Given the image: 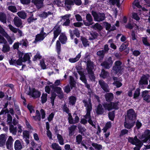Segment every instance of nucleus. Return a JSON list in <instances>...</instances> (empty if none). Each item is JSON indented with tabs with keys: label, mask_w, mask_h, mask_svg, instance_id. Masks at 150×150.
Masks as SVG:
<instances>
[{
	"label": "nucleus",
	"mask_w": 150,
	"mask_h": 150,
	"mask_svg": "<svg viewBox=\"0 0 150 150\" xmlns=\"http://www.w3.org/2000/svg\"><path fill=\"white\" fill-rule=\"evenodd\" d=\"M140 139L142 142L136 136H135L134 138L129 137L128 140L129 142L132 144L140 147L143 145L142 142L147 143L150 142V131L149 130H146L144 133L140 136Z\"/></svg>",
	"instance_id": "1"
},
{
	"label": "nucleus",
	"mask_w": 150,
	"mask_h": 150,
	"mask_svg": "<svg viewBox=\"0 0 150 150\" xmlns=\"http://www.w3.org/2000/svg\"><path fill=\"white\" fill-rule=\"evenodd\" d=\"M83 102L84 104V106L86 107V113L84 116V118L81 119V122L83 124H86L87 122V120H88V123L90 125L92 126L95 127V122L92 121L90 116V112L92 109V105L91 100L89 99L88 101L84 100H83Z\"/></svg>",
	"instance_id": "2"
},
{
	"label": "nucleus",
	"mask_w": 150,
	"mask_h": 150,
	"mask_svg": "<svg viewBox=\"0 0 150 150\" xmlns=\"http://www.w3.org/2000/svg\"><path fill=\"white\" fill-rule=\"evenodd\" d=\"M122 62L119 61H115L111 71V74L114 75L116 74H121L123 72V68L121 66Z\"/></svg>",
	"instance_id": "3"
},
{
	"label": "nucleus",
	"mask_w": 150,
	"mask_h": 150,
	"mask_svg": "<svg viewBox=\"0 0 150 150\" xmlns=\"http://www.w3.org/2000/svg\"><path fill=\"white\" fill-rule=\"evenodd\" d=\"M92 14L94 17V20L96 21H102L104 20L105 18V14L103 13H97L95 11H92Z\"/></svg>",
	"instance_id": "4"
},
{
	"label": "nucleus",
	"mask_w": 150,
	"mask_h": 150,
	"mask_svg": "<svg viewBox=\"0 0 150 150\" xmlns=\"http://www.w3.org/2000/svg\"><path fill=\"white\" fill-rule=\"evenodd\" d=\"M44 32V29L42 28H41L40 33L36 35L35 40L33 42L34 43H36L38 42L41 41L43 40L47 35V34Z\"/></svg>",
	"instance_id": "5"
},
{
	"label": "nucleus",
	"mask_w": 150,
	"mask_h": 150,
	"mask_svg": "<svg viewBox=\"0 0 150 150\" xmlns=\"http://www.w3.org/2000/svg\"><path fill=\"white\" fill-rule=\"evenodd\" d=\"M119 103V102H117L111 103L108 104L105 103L103 105V106L105 109L108 110H110L112 109H117L118 108Z\"/></svg>",
	"instance_id": "6"
},
{
	"label": "nucleus",
	"mask_w": 150,
	"mask_h": 150,
	"mask_svg": "<svg viewBox=\"0 0 150 150\" xmlns=\"http://www.w3.org/2000/svg\"><path fill=\"white\" fill-rule=\"evenodd\" d=\"M113 63V61L112 58L109 57L105 59V60L102 63L101 65L104 68L106 69H109L112 66Z\"/></svg>",
	"instance_id": "7"
},
{
	"label": "nucleus",
	"mask_w": 150,
	"mask_h": 150,
	"mask_svg": "<svg viewBox=\"0 0 150 150\" xmlns=\"http://www.w3.org/2000/svg\"><path fill=\"white\" fill-rule=\"evenodd\" d=\"M29 91L28 94L34 98H39L40 97L41 93L38 91L36 90L34 88H29Z\"/></svg>",
	"instance_id": "8"
},
{
	"label": "nucleus",
	"mask_w": 150,
	"mask_h": 150,
	"mask_svg": "<svg viewBox=\"0 0 150 150\" xmlns=\"http://www.w3.org/2000/svg\"><path fill=\"white\" fill-rule=\"evenodd\" d=\"M127 117L130 121H133L136 117V115L133 110L132 109H129L127 111Z\"/></svg>",
	"instance_id": "9"
},
{
	"label": "nucleus",
	"mask_w": 150,
	"mask_h": 150,
	"mask_svg": "<svg viewBox=\"0 0 150 150\" xmlns=\"http://www.w3.org/2000/svg\"><path fill=\"white\" fill-rule=\"evenodd\" d=\"M149 75H143L141 77L139 84L140 86L142 85H146L148 84V80Z\"/></svg>",
	"instance_id": "10"
},
{
	"label": "nucleus",
	"mask_w": 150,
	"mask_h": 150,
	"mask_svg": "<svg viewBox=\"0 0 150 150\" xmlns=\"http://www.w3.org/2000/svg\"><path fill=\"white\" fill-rule=\"evenodd\" d=\"M50 87L57 94L60 95L61 97L63 96V93L61 88L59 87L55 86L54 84L50 86Z\"/></svg>",
	"instance_id": "11"
},
{
	"label": "nucleus",
	"mask_w": 150,
	"mask_h": 150,
	"mask_svg": "<svg viewBox=\"0 0 150 150\" xmlns=\"http://www.w3.org/2000/svg\"><path fill=\"white\" fill-rule=\"evenodd\" d=\"M98 83L104 91L106 92H108L109 91V89L108 88V86L103 80H100L99 81Z\"/></svg>",
	"instance_id": "12"
},
{
	"label": "nucleus",
	"mask_w": 150,
	"mask_h": 150,
	"mask_svg": "<svg viewBox=\"0 0 150 150\" xmlns=\"http://www.w3.org/2000/svg\"><path fill=\"white\" fill-rule=\"evenodd\" d=\"M8 27L10 30L13 33H16L18 32L20 36H23L22 31L19 29L14 27L11 24H9L8 25Z\"/></svg>",
	"instance_id": "13"
},
{
	"label": "nucleus",
	"mask_w": 150,
	"mask_h": 150,
	"mask_svg": "<svg viewBox=\"0 0 150 150\" xmlns=\"http://www.w3.org/2000/svg\"><path fill=\"white\" fill-rule=\"evenodd\" d=\"M9 62L10 65H22V61L20 59H19L16 60L13 58H11L9 60Z\"/></svg>",
	"instance_id": "14"
},
{
	"label": "nucleus",
	"mask_w": 150,
	"mask_h": 150,
	"mask_svg": "<svg viewBox=\"0 0 150 150\" xmlns=\"http://www.w3.org/2000/svg\"><path fill=\"white\" fill-rule=\"evenodd\" d=\"M44 0H32V2L39 9L43 6V1Z\"/></svg>",
	"instance_id": "15"
},
{
	"label": "nucleus",
	"mask_w": 150,
	"mask_h": 150,
	"mask_svg": "<svg viewBox=\"0 0 150 150\" xmlns=\"http://www.w3.org/2000/svg\"><path fill=\"white\" fill-rule=\"evenodd\" d=\"M14 25L17 27H22V20L18 17H15L13 19Z\"/></svg>",
	"instance_id": "16"
},
{
	"label": "nucleus",
	"mask_w": 150,
	"mask_h": 150,
	"mask_svg": "<svg viewBox=\"0 0 150 150\" xmlns=\"http://www.w3.org/2000/svg\"><path fill=\"white\" fill-rule=\"evenodd\" d=\"M13 139L11 136L8 137L6 142V145L7 148L8 149H11L12 146Z\"/></svg>",
	"instance_id": "17"
},
{
	"label": "nucleus",
	"mask_w": 150,
	"mask_h": 150,
	"mask_svg": "<svg viewBox=\"0 0 150 150\" xmlns=\"http://www.w3.org/2000/svg\"><path fill=\"white\" fill-rule=\"evenodd\" d=\"M54 35L57 37L61 32V29L60 26L56 25L54 28Z\"/></svg>",
	"instance_id": "18"
},
{
	"label": "nucleus",
	"mask_w": 150,
	"mask_h": 150,
	"mask_svg": "<svg viewBox=\"0 0 150 150\" xmlns=\"http://www.w3.org/2000/svg\"><path fill=\"white\" fill-rule=\"evenodd\" d=\"M130 120H125V121L124 123V126L125 128L130 129L133 127L134 124V122L133 121H129Z\"/></svg>",
	"instance_id": "19"
},
{
	"label": "nucleus",
	"mask_w": 150,
	"mask_h": 150,
	"mask_svg": "<svg viewBox=\"0 0 150 150\" xmlns=\"http://www.w3.org/2000/svg\"><path fill=\"white\" fill-rule=\"evenodd\" d=\"M69 33L70 37L72 39L73 38V36L74 35H75L78 37H79L80 36L79 31L77 29H75L73 30H69Z\"/></svg>",
	"instance_id": "20"
},
{
	"label": "nucleus",
	"mask_w": 150,
	"mask_h": 150,
	"mask_svg": "<svg viewBox=\"0 0 150 150\" xmlns=\"http://www.w3.org/2000/svg\"><path fill=\"white\" fill-rule=\"evenodd\" d=\"M14 148L15 150H21L23 146L20 141L18 140H16L14 143Z\"/></svg>",
	"instance_id": "21"
},
{
	"label": "nucleus",
	"mask_w": 150,
	"mask_h": 150,
	"mask_svg": "<svg viewBox=\"0 0 150 150\" xmlns=\"http://www.w3.org/2000/svg\"><path fill=\"white\" fill-rule=\"evenodd\" d=\"M59 40L62 44H65L67 40V38L64 33H62L60 35Z\"/></svg>",
	"instance_id": "22"
},
{
	"label": "nucleus",
	"mask_w": 150,
	"mask_h": 150,
	"mask_svg": "<svg viewBox=\"0 0 150 150\" xmlns=\"http://www.w3.org/2000/svg\"><path fill=\"white\" fill-rule=\"evenodd\" d=\"M93 63L90 61H88L87 62L86 69L87 72L93 71Z\"/></svg>",
	"instance_id": "23"
},
{
	"label": "nucleus",
	"mask_w": 150,
	"mask_h": 150,
	"mask_svg": "<svg viewBox=\"0 0 150 150\" xmlns=\"http://www.w3.org/2000/svg\"><path fill=\"white\" fill-rule=\"evenodd\" d=\"M74 4V2L72 0H65V6L67 8L68 10L70 9L71 6Z\"/></svg>",
	"instance_id": "24"
},
{
	"label": "nucleus",
	"mask_w": 150,
	"mask_h": 150,
	"mask_svg": "<svg viewBox=\"0 0 150 150\" xmlns=\"http://www.w3.org/2000/svg\"><path fill=\"white\" fill-rule=\"evenodd\" d=\"M149 91H143L142 94V96L144 98V99L147 102H149V95L148 94Z\"/></svg>",
	"instance_id": "25"
},
{
	"label": "nucleus",
	"mask_w": 150,
	"mask_h": 150,
	"mask_svg": "<svg viewBox=\"0 0 150 150\" xmlns=\"http://www.w3.org/2000/svg\"><path fill=\"white\" fill-rule=\"evenodd\" d=\"M6 138L5 135L4 134L0 135V146H1L5 145Z\"/></svg>",
	"instance_id": "26"
},
{
	"label": "nucleus",
	"mask_w": 150,
	"mask_h": 150,
	"mask_svg": "<svg viewBox=\"0 0 150 150\" xmlns=\"http://www.w3.org/2000/svg\"><path fill=\"white\" fill-rule=\"evenodd\" d=\"M81 52H80L74 58H70L69 59V61L71 63H74L78 61L81 56Z\"/></svg>",
	"instance_id": "27"
},
{
	"label": "nucleus",
	"mask_w": 150,
	"mask_h": 150,
	"mask_svg": "<svg viewBox=\"0 0 150 150\" xmlns=\"http://www.w3.org/2000/svg\"><path fill=\"white\" fill-rule=\"evenodd\" d=\"M7 39L9 44L10 45H11L13 43L14 40L11 38V37L7 33H5V34L3 35Z\"/></svg>",
	"instance_id": "28"
},
{
	"label": "nucleus",
	"mask_w": 150,
	"mask_h": 150,
	"mask_svg": "<svg viewBox=\"0 0 150 150\" xmlns=\"http://www.w3.org/2000/svg\"><path fill=\"white\" fill-rule=\"evenodd\" d=\"M9 131L10 132L12 133L13 135H15L17 132V127L11 124L9 126Z\"/></svg>",
	"instance_id": "29"
},
{
	"label": "nucleus",
	"mask_w": 150,
	"mask_h": 150,
	"mask_svg": "<svg viewBox=\"0 0 150 150\" xmlns=\"http://www.w3.org/2000/svg\"><path fill=\"white\" fill-rule=\"evenodd\" d=\"M76 126L72 125L68 128L69 130V136H71L73 135L74 131L76 129Z\"/></svg>",
	"instance_id": "30"
},
{
	"label": "nucleus",
	"mask_w": 150,
	"mask_h": 150,
	"mask_svg": "<svg viewBox=\"0 0 150 150\" xmlns=\"http://www.w3.org/2000/svg\"><path fill=\"white\" fill-rule=\"evenodd\" d=\"M96 111L98 114H102L104 112V110L102 105L100 104L98 105Z\"/></svg>",
	"instance_id": "31"
},
{
	"label": "nucleus",
	"mask_w": 150,
	"mask_h": 150,
	"mask_svg": "<svg viewBox=\"0 0 150 150\" xmlns=\"http://www.w3.org/2000/svg\"><path fill=\"white\" fill-rule=\"evenodd\" d=\"M105 26L106 29L109 31L115 30L116 29V27L114 25H112L111 26L110 24L107 23H105Z\"/></svg>",
	"instance_id": "32"
},
{
	"label": "nucleus",
	"mask_w": 150,
	"mask_h": 150,
	"mask_svg": "<svg viewBox=\"0 0 150 150\" xmlns=\"http://www.w3.org/2000/svg\"><path fill=\"white\" fill-rule=\"evenodd\" d=\"M53 16V14L50 11H48V12H43L39 15V16L40 17L44 18H46L47 16Z\"/></svg>",
	"instance_id": "33"
},
{
	"label": "nucleus",
	"mask_w": 150,
	"mask_h": 150,
	"mask_svg": "<svg viewBox=\"0 0 150 150\" xmlns=\"http://www.w3.org/2000/svg\"><path fill=\"white\" fill-rule=\"evenodd\" d=\"M113 79L114 81L113 83V84L116 86L117 87L119 88L122 86V83L119 81L117 80V77H113Z\"/></svg>",
	"instance_id": "34"
},
{
	"label": "nucleus",
	"mask_w": 150,
	"mask_h": 150,
	"mask_svg": "<svg viewBox=\"0 0 150 150\" xmlns=\"http://www.w3.org/2000/svg\"><path fill=\"white\" fill-rule=\"evenodd\" d=\"M109 74L107 71L103 69L100 73V76L101 77L105 79L109 76Z\"/></svg>",
	"instance_id": "35"
},
{
	"label": "nucleus",
	"mask_w": 150,
	"mask_h": 150,
	"mask_svg": "<svg viewBox=\"0 0 150 150\" xmlns=\"http://www.w3.org/2000/svg\"><path fill=\"white\" fill-rule=\"evenodd\" d=\"M78 72L80 76V79L84 83H86L87 82V80L85 76L83 73L79 71H78Z\"/></svg>",
	"instance_id": "36"
},
{
	"label": "nucleus",
	"mask_w": 150,
	"mask_h": 150,
	"mask_svg": "<svg viewBox=\"0 0 150 150\" xmlns=\"http://www.w3.org/2000/svg\"><path fill=\"white\" fill-rule=\"evenodd\" d=\"M20 45H22V47H27L29 45V43L26 39H23L20 41Z\"/></svg>",
	"instance_id": "37"
},
{
	"label": "nucleus",
	"mask_w": 150,
	"mask_h": 150,
	"mask_svg": "<svg viewBox=\"0 0 150 150\" xmlns=\"http://www.w3.org/2000/svg\"><path fill=\"white\" fill-rule=\"evenodd\" d=\"M69 103L70 105H74L76 101V98L73 96L70 97L69 98Z\"/></svg>",
	"instance_id": "38"
},
{
	"label": "nucleus",
	"mask_w": 150,
	"mask_h": 150,
	"mask_svg": "<svg viewBox=\"0 0 150 150\" xmlns=\"http://www.w3.org/2000/svg\"><path fill=\"white\" fill-rule=\"evenodd\" d=\"M81 39L83 45L85 47H86L89 45L88 42L85 38L81 37Z\"/></svg>",
	"instance_id": "39"
},
{
	"label": "nucleus",
	"mask_w": 150,
	"mask_h": 150,
	"mask_svg": "<svg viewBox=\"0 0 150 150\" xmlns=\"http://www.w3.org/2000/svg\"><path fill=\"white\" fill-rule=\"evenodd\" d=\"M4 44V45L3 46L2 51L4 53H6L10 51V47L9 45L7 44V43Z\"/></svg>",
	"instance_id": "40"
},
{
	"label": "nucleus",
	"mask_w": 150,
	"mask_h": 150,
	"mask_svg": "<svg viewBox=\"0 0 150 150\" xmlns=\"http://www.w3.org/2000/svg\"><path fill=\"white\" fill-rule=\"evenodd\" d=\"M106 100L108 101L112 100L113 98V95L112 93H110L106 94L105 96Z\"/></svg>",
	"instance_id": "41"
},
{
	"label": "nucleus",
	"mask_w": 150,
	"mask_h": 150,
	"mask_svg": "<svg viewBox=\"0 0 150 150\" xmlns=\"http://www.w3.org/2000/svg\"><path fill=\"white\" fill-rule=\"evenodd\" d=\"M17 14L22 19H25L26 18V14L23 11L19 12H18Z\"/></svg>",
	"instance_id": "42"
},
{
	"label": "nucleus",
	"mask_w": 150,
	"mask_h": 150,
	"mask_svg": "<svg viewBox=\"0 0 150 150\" xmlns=\"http://www.w3.org/2000/svg\"><path fill=\"white\" fill-rule=\"evenodd\" d=\"M6 16L3 13H1L0 15V21L4 23H6Z\"/></svg>",
	"instance_id": "43"
},
{
	"label": "nucleus",
	"mask_w": 150,
	"mask_h": 150,
	"mask_svg": "<svg viewBox=\"0 0 150 150\" xmlns=\"http://www.w3.org/2000/svg\"><path fill=\"white\" fill-rule=\"evenodd\" d=\"M111 122H107L105 126L103 129V132H106L107 129H108L109 128H110L111 127Z\"/></svg>",
	"instance_id": "44"
},
{
	"label": "nucleus",
	"mask_w": 150,
	"mask_h": 150,
	"mask_svg": "<svg viewBox=\"0 0 150 150\" xmlns=\"http://www.w3.org/2000/svg\"><path fill=\"white\" fill-rule=\"evenodd\" d=\"M52 148L55 150H62L61 147L56 143H53L51 145Z\"/></svg>",
	"instance_id": "45"
},
{
	"label": "nucleus",
	"mask_w": 150,
	"mask_h": 150,
	"mask_svg": "<svg viewBox=\"0 0 150 150\" xmlns=\"http://www.w3.org/2000/svg\"><path fill=\"white\" fill-rule=\"evenodd\" d=\"M23 139L29 138V132L27 130H24L23 132Z\"/></svg>",
	"instance_id": "46"
},
{
	"label": "nucleus",
	"mask_w": 150,
	"mask_h": 150,
	"mask_svg": "<svg viewBox=\"0 0 150 150\" xmlns=\"http://www.w3.org/2000/svg\"><path fill=\"white\" fill-rule=\"evenodd\" d=\"M140 89L139 88H137L135 91L133 95V98L136 99L139 96L140 94Z\"/></svg>",
	"instance_id": "47"
},
{
	"label": "nucleus",
	"mask_w": 150,
	"mask_h": 150,
	"mask_svg": "<svg viewBox=\"0 0 150 150\" xmlns=\"http://www.w3.org/2000/svg\"><path fill=\"white\" fill-rule=\"evenodd\" d=\"M128 45V42H125L122 44L120 47V51H122L126 49Z\"/></svg>",
	"instance_id": "48"
},
{
	"label": "nucleus",
	"mask_w": 150,
	"mask_h": 150,
	"mask_svg": "<svg viewBox=\"0 0 150 150\" xmlns=\"http://www.w3.org/2000/svg\"><path fill=\"white\" fill-rule=\"evenodd\" d=\"M107 1L110 4L113 5L116 4L118 6L119 3V0H108Z\"/></svg>",
	"instance_id": "49"
},
{
	"label": "nucleus",
	"mask_w": 150,
	"mask_h": 150,
	"mask_svg": "<svg viewBox=\"0 0 150 150\" xmlns=\"http://www.w3.org/2000/svg\"><path fill=\"white\" fill-rule=\"evenodd\" d=\"M92 27L94 29H98L100 30L102 29V26L98 23H96L94 25H92Z\"/></svg>",
	"instance_id": "50"
},
{
	"label": "nucleus",
	"mask_w": 150,
	"mask_h": 150,
	"mask_svg": "<svg viewBox=\"0 0 150 150\" xmlns=\"http://www.w3.org/2000/svg\"><path fill=\"white\" fill-rule=\"evenodd\" d=\"M47 94L46 93H43L41 97L42 103H44L47 100Z\"/></svg>",
	"instance_id": "51"
},
{
	"label": "nucleus",
	"mask_w": 150,
	"mask_h": 150,
	"mask_svg": "<svg viewBox=\"0 0 150 150\" xmlns=\"http://www.w3.org/2000/svg\"><path fill=\"white\" fill-rule=\"evenodd\" d=\"M56 50L58 54H60L61 51V44L59 41L57 40L56 44Z\"/></svg>",
	"instance_id": "52"
},
{
	"label": "nucleus",
	"mask_w": 150,
	"mask_h": 150,
	"mask_svg": "<svg viewBox=\"0 0 150 150\" xmlns=\"http://www.w3.org/2000/svg\"><path fill=\"white\" fill-rule=\"evenodd\" d=\"M30 59L29 55L28 53L25 54L24 56V57L22 59H21L23 62H25L29 60Z\"/></svg>",
	"instance_id": "53"
},
{
	"label": "nucleus",
	"mask_w": 150,
	"mask_h": 150,
	"mask_svg": "<svg viewBox=\"0 0 150 150\" xmlns=\"http://www.w3.org/2000/svg\"><path fill=\"white\" fill-rule=\"evenodd\" d=\"M76 139L77 144H79L82 141V136L80 134L77 135L76 137Z\"/></svg>",
	"instance_id": "54"
},
{
	"label": "nucleus",
	"mask_w": 150,
	"mask_h": 150,
	"mask_svg": "<svg viewBox=\"0 0 150 150\" xmlns=\"http://www.w3.org/2000/svg\"><path fill=\"white\" fill-rule=\"evenodd\" d=\"M57 138L59 144L62 145H63L64 144V140L61 135L59 134H57Z\"/></svg>",
	"instance_id": "55"
},
{
	"label": "nucleus",
	"mask_w": 150,
	"mask_h": 150,
	"mask_svg": "<svg viewBox=\"0 0 150 150\" xmlns=\"http://www.w3.org/2000/svg\"><path fill=\"white\" fill-rule=\"evenodd\" d=\"M25 125L26 128L29 130H34L35 129H33L32 127L31 126L30 124L29 123L28 121L26 120L25 122Z\"/></svg>",
	"instance_id": "56"
},
{
	"label": "nucleus",
	"mask_w": 150,
	"mask_h": 150,
	"mask_svg": "<svg viewBox=\"0 0 150 150\" xmlns=\"http://www.w3.org/2000/svg\"><path fill=\"white\" fill-rule=\"evenodd\" d=\"M98 35L96 33L93 32L91 33V36H90L89 39L90 40H93L96 38Z\"/></svg>",
	"instance_id": "57"
},
{
	"label": "nucleus",
	"mask_w": 150,
	"mask_h": 150,
	"mask_svg": "<svg viewBox=\"0 0 150 150\" xmlns=\"http://www.w3.org/2000/svg\"><path fill=\"white\" fill-rule=\"evenodd\" d=\"M57 95L55 93H52V94L51 97L50 98H51V102L52 104V105L53 106L54 104V100L56 97Z\"/></svg>",
	"instance_id": "58"
},
{
	"label": "nucleus",
	"mask_w": 150,
	"mask_h": 150,
	"mask_svg": "<svg viewBox=\"0 0 150 150\" xmlns=\"http://www.w3.org/2000/svg\"><path fill=\"white\" fill-rule=\"evenodd\" d=\"M88 73L89 74V77L91 80L93 81H95V76L93 71L88 72Z\"/></svg>",
	"instance_id": "59"
},
{
	"label": "nucleus",
	"mask_w": 150,
	"mask_h": 150,
	"mask_svg": "<svg viewBox=\"0 0 150 150\" xmlns=\"http://www.w3.org/2000/svg\"><path fill=\"white\" fill-rule=\"evenodd\" d=\"M92 146L98 150H100L102 149V146L100 144H97L96 143H93L92 144Z\"/></svg>",
	"instance_id": "60"
},
{
	"label": "nucleus",
	"mask_w": 150,
	"mask_h": 150,
	"mask_svg": "<svg viewBox=\"0 0 150 150\" xmlns=\"http://www.w3.org/2000/svg\"><path fill=\"white\" fill-rule=\"evenodd\" d=\"M62 109L63 110V111L65 112L66 113L69 114V113H69V109L67 108V105L66 104H64L63 105Z\"/></svg>",
	"instance_id": "61"
},
{
	"label": "nucleus",
	"mask_w": 150,
	"mask_h": 150,
	"mask_svg": "<svg viewBox=\"0 0 150 150\" xmlns=\"http://www.w3.org/2000/svg\"><path fill=\"white\" fill-rule=\"evenodd\" d=\"M86 18L88 22L92 23L93 19L92 16L90 14L88 13L86 15Z\"/></svg>",
	"instance_id": "62"
},
{
	"label": "nucleus",
	"mask_w": 150,
	"mask_h": 150,
	"mask_svg": "<svg viewBox=\"0 0 150 150\" xmlns=\"http://www.w3.org/2000/svg\"><path fill=\"white\" fill-rule=\"evenodd\" d=\"M27 108L30 111V113L35 112V110L33 106L30 104H28L27 106Z\"/></svg>",
	"instance_id": "63"
},
{
	"label": "nucleus",
	"mask_w": 150,
	"mask_h": 150,
	"mask_svg": "<svg viewBox=\"0 0 150 150\" xmlns=\"http://www.w3.org/2000/svg\"><path fill=\"white\" fill-rule=\"evenodd\" d=\"M105 53L104 51L103 50H99L97 52V54L99 56L103 58Z\"/></svg>",
	"instance_id": "64"
}]
</instances>
